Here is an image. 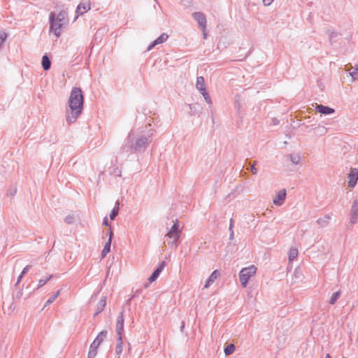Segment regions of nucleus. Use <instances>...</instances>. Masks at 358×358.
Wrapping results in <instances>:
<instances>
[{"label":"nucleus","mask_w":358,"mask_h":358,"mask_svg":"<svg viewBox=\"0 0 358 358\" xmlns=\"http://www.w3.org/2000/svg\"><path fill=\"white\" fill-rule=\"evenodd\" d=\"M348 186L350 187H354L358 180V170L357 169H351L348 176Z\"/></svg>","instance_id":"6e6552de"},{"label":"nucleus","mask_w":358,"mask_h":358,"mask_svg":"<svg viewBox=\"0 0 358 358\" xmlns=\"http://www.w3.org/2000/svg\"><path fill=\"white\" fill-rule=\"evenodd\" d=\"M169 38V36L166 33H163L159 37H158L156 40L153 41V43L148 47V50L152 49L154 46L163 43L166 41Z\"/></svg>","instance_id":"4468645a"},{"label":"nucleus","mask_w":358,"mask_h":358,"mask_svg":"<svg viewBox=\"0 0 358 358\" xmlns=\"http://www.w3.org/2000/svg\"><path fill=\"white\" fill-rule=\"evenodd\" d=\"M165 266V262H162L159 266L157 268V269L153 272L152 275L149 278L148 280L150 282H154L162 273Z\"/></svg>","instance_id":"9b49d317"},{"label":"nucleus","mask_w":358,"mask_h":358,"mask_svg":"<svg viewBox=\"0 0 358 358\" xmlns=\"http://www.w3.org/2000/svg\"><path fill=\"white\" fill-rule=\"evenodd\" d=\"M358 217V201H355L351 208V223H355Z\"/></svg>","instance_id":"ddd939ff"},{"label":"nucleus","mask_w":358,"mask_h":358,"mask_svg":"<svg viewBox=\"0 0 358 358\" xmlns=\"http://www.w3.org/2000/svg\"><path fill=\"white\" fill-rule=\"evenodd\" d=\"M340 294H341L340 292H336L334 293L330 299V303L334 304L335 302L336 301V300L338 299V298L339 297Z\"/></svg>","instance_id":"4be33fe9"},{"label":"nucleus","mask_w":358,"mask_h":358,"mask_svg":"<svg viewBox=\"0 0 358 358\" xmlns=\"http://www.w3.org/2000/svg\"><path fill=\"white\" fill-rule=\"evenodd\" d=\"M180 233L178 221L176 220L170 231L166 234V236L173 239V241H177L180 237Z\"/></svg>","instance_id":"423d86ee"},{"label":"nucleus","mask_w":358,"mask_h":358,"mask_svg":"<svg viewBox=\"0 0 358 358\" xmlns=\"http://www.w3.org/2000/svg\"><path fill=\"white\" fill-rule=\"evenodd\" d=\"M315 109L318 113L323 115H329L334 113V109L323 105L316 104Z\"/></svg>","instance_id":"f8f14e48"},{"label":"nucleus","mask_w":358,"mask_h":358,"mask_svg":"<svg viewBox=\"0 0 358 358\" xmlns=\"http://www.w3.org/2000/svg\"><path fill=\"white\" fill-rule=\"evenodd\" d=\"M103 224L106 225V226L108 225V220L107 217L104 218V220H103Z\"/></svg>","instance_id":"c756f323"},{"label":"nucleus","mask_w":358,"mask_h":358,"mask_svg":"<svg viewBox=\"0 0 358 358\" xmlns=\"http://www.w3.org/2000/svg\"><path fill=\"white\" fill-rule=\"evenodd\" d=\"M252 171L254 174H256L257 172V170L255 168L254 166H252Z\"/></svg>","instance_id":"7c9ffc66"},{"label":"nucleus","mask_w":358,"mask_h":358,"mask_svg":"<svg viewBox=\"0 0 358 358\" xmlns=\"http://www.w3.org/2000/svg\"><path fill=\"white\" fill-rule=\"evenodd\" d=\"M343 358H348V357H343Z\"/></svg>","instance_id":"473e14b6"},{"label":"nucleus","mask_w":358,"mask_h":358,"mask_svg":"<svg viewBox=\"0 0 358 358\" xmlns=\"http://www.w3.org/2000/svg\"><path fill=\"white\" fill-rule=\"evenodd\" d=\"M196 87L197 90L201 92V94L204 97L206 101L208 103H210V98L206 91V87H205V80L203 77L200 76L198 77L196 79Z\"/></svg>","instance_id":"39448f33"},{"label":"nucleus","mask_w":358,"mask_h":358,"mask_svg":"<svg viewBox=\"0 0 358 358\" xmlns=\"http://www.w3.org/2000/svg\"><path fill=\"white\" fill-rule=\"evenodd\" d=\"M51 276L47 277L45 279H41L38 282V288L43 287L50 279Z\"/></svg>","instance_id":"a878e982"},{"label":"nucleus","mask_w":358,"mask_h":358,"mask_svg":"<svg viewBox=\"0 0 358 358\" xmlns=\"http://www.w3.org/2000/svg\"><path fill=\"white\" fill-rule=\"evenodd\" d=\"M194 18L198 22L200 27L202 29L203 32V36L206 38V20L204 15L201 13H195L193 14Z\"/></svg>","instance_id":"0eeeda50"},{"label":"nucleus","mask_w":358,"mask_h":358,"mask_svg":"<svg viewBox=\"0 0 358 358\" xmlns=\"http://www.w3.org/2000/svg\"><path fill=\"white\" fill-rule=\"evenodd\" d=\"M66 13L61 12L58 14L57 19L55 18V14L51 13L50 15V30L54 32L55 36H59L61 28L65 24L66 20Z\"/></svg>","instance_id":"f03ea898"},{"label":"nucleus","mask_w":358,"mask_h":358,"mask_svg":"<svg viewBox=\"0 0 358 358\" xmlns=\"http://www.w3.org/2000/svg\"><path fill=\"white\" fill-rule=\"evenodd\" d=\"M106 298L105 296H103L96 305V311L94 315H96L97 314L101 313L106 307Z\"/></svg>","instance_id":"dca6fc26"},{"label":"nucleus","mask_w":358,"mask_h":358,"mask_svg":"<svg viewBox=\"0 0 358 358\" xmlns=\"http://www.w3.org/2000/svg\"><path fill=\"white\" fill-rule=\"evenodd\" d=\"M124 327V318L122 314L117 317V330L118 334H120V331L123 329Z\"/></svg>","instance_id":"6ab92c4d"},{"label":"nucleus","mask_w":358,"mask_h":358,"mask_svg":"<svg viewBox=\"0 0 358 358\" xmlns=\"http://www.w3.org/2000/svg\"><path fill=\"white\" fill-rule=\"evenodd\" d=\"M59 294V292L58 291L56 294H55L54 295H52L46 302V304L47 305H49L50 303H52L56 299L57 297L58 296Z\"/></svg>","instance_id":"bb28decb"},{"label":"nucleus","mask_w":358,"mask_h":358,"mask_svg":"<svg viewBox=\"0 0 358 358\" xmlns=\"http://www.w3.org/2000/svg\"><path fill=\"white\" fill-rule=\"evenodd\" d=\"M220 276V272L217 270L214 271L206 281L204 288H208Z\"/></svg>","instance_id":"9d476101"},{"label":"nucleus","mask_w":358,"mask_h":358,"mask_svg":"<svg viewBox=\"0 0 358 358\" xmlns=\"http://www.w3.org/2000/svg\"><path fill=\"white\" fill-rule=\"evenodd\" d=\"M325 358H331L329 354H327Z\"/></svg>","instance_id":"2f4dec72"},{"label":"nucleus","mask_w":358,"mask_h":358,"mask_svg":"<svg viewBox=\"0 0 358 358\" xmlns=\"http://www.w3.org/2000/svg\"><path fill=\"white\" fill-rule=\"evenodd\" d=\"M273 1V0H263V3L265 6H269L271 4V3Z\"/></svg>","instance_id":"c85d7f7f"},{"label":"nucleus","mask_w":358,"mask_h":358,"mask_svg":"<svg viewBox=\"0 0 358 358\" xmlns=\"http://www.w3.org/2000/svg\"><path fill=\"white\" fill-rule=\"evenodd\" d=\"M286 196V189H283L280 190L276 197L273 199V203L276 206H281L284 202Z\"/></svg>","instance_id":"1a4fd4ad"},{"label":"nucleus","mask_w":358,"mask_h":358,"mask_svg":"<svg viewBox=\"0 0 358 358\" xmlns=\"http://www.w3.org/2000/svg\"><path fill=\"white\" fill-rule=\"evenodd\" d=\"M122 342H120L116 346V352L117 354H120L122 352Z\"/></svg>","instance_id":"cd10ccee"},{"label":"nucleus","mask_w":358,"mask_h":358,"mask_svg":"<svg viewBox=\"0 0 358 358\" xmlns=\"http://www.w3.org/2000/svg\"><path fill=\"white\" fill-rule=\"evenodd\" d=\"M90 9V4L84 3H80L76 10V13L79 15H83L86 12H87Z\"/></svg>","instance_id":"2eb2a0df"},{"label":"nucleus","mask_w":358,"mask_h":358,"mask_svg":"<svg viewBox=\"0 0 358 358\" xmlns=\"http://www.w3.org/2000/svg\"><path fill=\"white\" fill-rule=\"evenodd\" d=\"M30 266H27L24 268V269L22 270V273H20V275H19L18 277V279H17V282H20L22 278L23 277V275L29 271Z\"/></svg>","instance_id":"b1692460"},{"label":"nucleus","mask_w":358,"mask_h":358,"mask_svg":"<svg viewBox=\"0 0 358 358\" xmlns=\"http://www.w3.org/2000/svg\"><path fill=\"white\" fill-rule=\"evenodd\" d=\"M112 231L110 232V237H109V239L108 241V242L106 243V244L105 245L103 249V251H102V257H104L106 256V255L110 252V244H111V238H112Z\"/></svg>","instance_id":"f3484780"},{"label":"nucleus","mask_w":358,"mask_h":358,"mask_svg":"<svg viewBox=\"0 0 358 358\" xmlns=\"http://www.w3.org/2000/svg\"><path fill=\"white\" fill-rule=\"evenodd\" d=\"M107 336V331L103 330L99 333L94 341L90 345L88 352V358H94L97 355V350L101 343Z\"/></svg>","instance_id":"7ed1b4c3"},{"label":"nucleus","mask_w":358,"mask_h":358,"mask_svg":"<svg viewBox=\"0 0 358 358\" xmlns=\"http://www.w3.org/2000/svg\"><path fill=\"white\" fill-rule=\"evenodd\" d=\"M257 270V267L254 265L241 269L239 273V279L243 287H245L247 286L248 280L250 278L255 276Z\"/></svg>","instance_id":"20e7f679"},{"label":"nucleus","mask_w":358,"mask_h":358,"mask_svg":"<svg viewBox=\"0 0 358 358\" xmlns=\"http://www.w3.org/2000/svg\"><path fill=\"white\" fill-rule=\"evenodd\" d=\"M70 113H68L66 119L71 122H74L81 113L83 106V96L80 88H73L69 99Z\"/></svg>","instance_id":"f257e3e1"},{"label":"nucleus","mask_w":358,"mask_h":358,"mask_svg":"<svg viewBox=\"0 0 358 358\" xmlns=\"http://www.w3.org/2000/svg\"><path fill=\"white\" fill-rule=\"evenodd\" d=\"M118 213V207L117 208H114L112 211L110 212V218L111 220H113L115 219V217L117 216Z\"/></svg>","instance_id":"393cba45"},{"label":"nucleus","mask_w":358,"mask_h":358,"mask_svg":"<svg viewBox=\"0 0 358 358\" xmlns=\"http://www.w3.org/2000/svg\"><path fill=\"white\" fill-rule=\"evenodd\" d=\"M50 61L47 55H44L42 58V66L45 71L48 70L50 68Z\"/></svg>","instance_id":"a211bd4d"},{"label":"nucleus","mask_w":358,"mask_h":358,"mask_svg":"<svg viewBox=\"0 0 358 358\" xmlns=\"http://www.w3.org/2000/svg\"><path fill=\"white\" fill-rule=\"evenodd\" d=\"M6 38L7 34L3 31L0 30V45H1L4 43Z\"/></svg>","instance_id":"5701e85b"},{"label":"nucleus","mask_w":358,"mask_h":358,"mask_svg":"<svg viewBox=\"0 0 358 358\" xmlns=\"http://www.w3.org/2000/svg\"><path fill=\"white\" fill-rule=\"evenodd\" d=\"M298 255V250L296 248H291L289 252V261H293Z\"/></svg>","instance_id":"aec40b11"},{"label":"nucleus","mask_w":358,"mask_h":358,"mask_svg":"<svg viewBox=\"0 0 358 358\" xmlns=\"http://www.w3.org/2000/svg\"><path fill=\"white\" fill-rule=\"evenodd\" d=\"M234 350H235L234 345L233 344H230L224 348V353L227 355H231L234 352Z\"/></svg>","instance_id":"412c9836"}]
</instances>
